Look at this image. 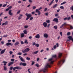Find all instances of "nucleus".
I'll return each instance as SVG.
<instances>
[{"label": "nucleus", "instance_id": "obj_1", "mask_svg": "<svg viewBox=\"0 0 73 73\" xmlns=\"http://www.w3.org/2000/svg\"><path fill=\"white\" fill-rule=\"evenodd\" d=\"M50 65H49V64H47L45 67V68L42 69V71L44 73L47 72L48 71V68H50Z\"/></svg>", "mask_w": 73, "mask_h": 73}, {"label": "nucleus", "instance_id": "obj_2", "mask_svg": "<svg viewBox=\"0 0 73 73\" xmlns=\"http://www.w3.org/2000/svg\"><path fill=\"white\" fill-rule=\"evenodd\" d=\"M30 50V49L29 48H26L25 50H22V52L24 53H26V52H28Z\"/></svg>", "mask_w": 73, "mask_h": 73}, {"label": "nucleus", "instance_id": "obj_3", "mask_svg": "<svg viewBox=\"0 0 73 73\" xmlns=\"http://www.w3.org/2000/svg\"><path fill=\"white\" fill-rule=\"evenodd\" d=\"M11 62H10L9 63L8 66H11V65H13L14 64V61H15V59H11Z\"/></svg>", "mask_w": 73, "mask_h": 73}, {"label": "nucleus", "instance_id": "obj_4", "mask_svg": "<svg viewBox=\"0 0 73 73\" xmlns=\"http://www.w3.org/2000/svg\"><path fill=\"white\" fill-rule=\"evenodd\" d=\"M25 15L27 16V18L26 19V20H28L32 16L31 14H28L27 13Z\"/></svg>", "mask_w": 73, "mask_h": 73}, {"label": "nucleus", "instance_id": "obj_5", "mask_svg": "<svg viewBox=\"0 0 73 73\" xmlns=\"http://www.w3.org/2000/svg\"><path fill=\"white\" fill-rule=\"evenodd\" d=\"M65 62V60L63 59V60H61L60 61H59L58 65V66H60V65H61V63L62 62H63V63H64Z\"/></svg>", "mask_w": 73, "mask_h": 73}, {"label": "nucleus", "instance_id": "obj_6", "mask_svg": "<svg viewBox=\"0 0 73 73\" xmlns=\"http://www.w3.org/2000/svg\"><path fill=\"white\" fill-rule=\"evenodd\" d=\"M71 19V17H66L64 18V20H68V21H69V20H70Z\"/></svg>", "mask_w": 73, "mask_h": 73}, {"label": "nucleus", "instance_id": "obj_7", "mask_svg": "<svg viewBox=\"0 0 73 73\" xmlns=\"http://www.w3.org/2000/svg\"><path fill=\"white\" fill-rule=\"evenodd\" d=\"M52 21H55L56 23H58V19L57 18H55L52 20Z\"/></svg>", "mask_w": 73, "mask_h": 73}, {"label": "nucleus", "instance_id": "obj_8", "mask_svg": "<svg viewBox=\"0 0 73 73\" xmlns=\"http://www.w3.org/2000/svg\"><path fill=\"white\" fill-rule=\"evenodd\" d=\"M6 45L7 46H9V45H11L12 46L13 45V44L11 43L10 42H8L6 44Z\"/></svg>", "mask_w": 73, "mask_h": 73}, {"label": "nucleus", "instance_id": "obj_9", "mask_svg": "<svg viewBox=\"0 0 73 73\" xmlns=\"http://www.w3.org/2000/svg\"><path fill=\"white\" fill-rule=\"evenodd\" d=\"M35 12H36V13H38V15H40L41 14V13L40 12V11H39L38 9H36V10Z\"/></svg>", "mask_w": 73, "mask_h": 73}, {"label": "nucleus", "instance_id": "obj_10", "mask_svg": "<svg viewBox=\"0 0 73 73\" xmlns=\"http://www.w3.org/2000/svg\"><path fill=\"white\" fill-rule=\"evenodd\" d=\"M23 65V66H26L27 65V63H21L19 65Z\"/></svg>", "mask_w": 73, "mask_h": 73}, {"label": "nucleus", "instance_id": "obj_11", "mask_svg": "<svg viewBox=\"0 0 73 73\" xmlns=\"http://www.w3.org/2000/svg\"><path fill=\"white\" fill-rule=\"evenodd\" d=\"M44 37L45 38H48V35L46 33H45L44 35Z\"/></svg>", "mask_w": 73, "mask_h": 73}, {"label": "nucleus", "instance_id": "obj_12", "mask_svg": "<svg viewBox=\"0 0 73 73\" xmlns=\"http://www.w3.org/2000/svg\"><path fill=\"white\" fill-rule=\"evenodd\" d=\"M35 38H40V35L39 34H37L35 36Z\"/></svg>", "mask_w": 73, "mask_h": 73}, {"label": "nucleus", "instance_id": "obj_13", "mask_svg": "<svg viewBox=\"0 0 73 73\" xmlns=\"http://www.w3.org/2000/svg\"><path fill=\"white\" fill-rule=\"evenodd\" d=\"M12 8V6H10L8 8H7L6 9L5 11H9V9H11V8Z\"/></svg>", "mask_w": 73, "mask_h": 73}, {"label": "nucleus", "instance_id": "obj_14", "mask_svg": "<svg viewBox=\"0 0 73 73\" xmlns=\"http://www.w3.org/2000/svg\"><path fill=\"white\" fill-rule=\"evenodd\" d=\"M11 12H12V10H10L9 12V15H10L11 16H12V15H13V13Z\"/></svg>", "mask_w": 73, "mask_h": 73}, {"label": "nucleus", "instance_id": "obj_15", "mask_svg": "<svg viewBox=\"0 0 73 73\" xmlns=\"http://www.w3.org/2000/svg\"><path fill=\"white\" fill-rule=\"evenodd\" d=\"M5 50H6V49L2 50L1 52V54H3L4 53V52H5Z\"/></svg>", "mask_w": 73, "mask_h": 73}, {"label": "nucleus", "instance_id": "obj_16", "mask_svg": "<svg viewBox=\"0 0 73 73\" xmlns=\"http://www.w3.org/2000/svg\"><path fill=\"white\" fill-rule=\"evenodd\" d=\"M16 69H19V67L17 66L13 68V70L14 71H15Z\"/></svg>", "mask_w": 73, "mask_h": 73}, {"label": "nucleus", "instance_id": "obj_17", "mask_svg": "<svg viewBox=\"0 0 73 73\" xmlns=\"http://www.w3.org/2000/svg\"><path fill=\"white\" fill-rule=\"evenodd\" d=\"M43 25L44 27H47V23L46 22H44L43 23Z\"/></svg>", "mask_w": 73, "mask_h": 73}, {"label": "nucleus", "instance_id": "obj_18", "mask_svg": "<svg viewBox=\"0 0 73 73\" xmlns=\"http://www.w3.org/2000/svg\"><path fill=\"white\" fill-rule=\"evenodd\" d=\"M20 16L19 17H18V20H20V19H22V16H23V15L22 14H20Z\"/></svg>", "mask_w": 73, "mask_h": 73}, {"label": "nucleus", "instance_id": "obj_19", "mask_svg": "<svg viewBox=\"0 0 73 73\" xmlns=\"http://www.w3.org/2000/svg\"><path fill=\"white\" fill-rule=\"evenodd\" d=\"M8 22L6 21L5 23H3L2 25L3 26L4 25H8Z\"/></svg>", "mask_w": 73, "mask_h": 73}, {"label": "nucleus", "instance_id": "obj_20", "mask_svg": "<svg viewBox=\"0 0 73 73\" xmlns=\"http://www.w3.org/2000/svg\"><path fill=\"white\" fill-rule=\"evenodd\" d=\"M62 56V53H59V56H58L59 58H60Z\"/></svg>", "mask_w": 73, "mask_h": 73}, {"label": "nucleus", "instance_id": "obj_21", "mask_svg": "<svg viewBox=\"0 0 73 73\" xmlns=\"http://www.w3.org/2000/svg\"><path fill=\"white\" fill-rule=\"evenodd\" d=\"M38 52V51H37L35 52H33L32 53L33 54H37V53Z\"/></svg>", "mask_w": 73, "mask_h": 73}, {"label": "nucleus", "instance_id": "obj_22", "mask_svg": "<svg viewBox=\"0 0 73 73\" xmlns=\"http://www.w3.org/2000/svg\"><path fill=\"white\" fill-rule=\"evenodd\" d=\"M19 44V42L17 41L15 43L14 45H15V46H16V45H18Z\"/></svg>", "mask_w": 73, "mask_h": 73}, {"label": "nucleus", "instance_id": "obj_23", "mask_svg": "<svg viewBox=\"0 0 73 73\" xmlns=\"http://www.w3.org/2000/svg\"><path fill=\"white\" fill-rule=\"evenodd\" d=\"M3 63H4V66H6V65H7V64H7V62H5V61H3Z\"/></svg>", "mask_w": 73, "mask_h": 73}, {"label": "nucleus", "instance_id": "obj_24", "mask_svg": "<svg viewBox=\"0 0 73 73\" xmlns=\"http://www.w3.org/2000/svg\"><path fill=\"white\" fill-rule=\"evenodd\" d=\"M29 43V42H28V41H27V40H26L25 41V42H24L25 44H28Z\"/></svg>", "mask_w": 73, "mask_h": 73}, {"label": "nucleus", "instance_id": "obj_25", "mask_svg": "<svg viewBox=\"0 0 73 73\" xmlns=\"http://www.w3.org/2000/svg\"><path fill=\"white\" fill-rule=\"evenodd\" d=\"M20 59L21 60V61H22V62H25V60H24L23 59V58L21 57Z\"/></svg>", "mask_w": 73, "mask_h": 73}, {"label": "nucleus", "instance_id": "obj_26", "mask_svg": "<svg viewBox=\"0 0 73 73\" xmlns=\"http://www.w3.org/2000/svg\"><path fill=\"white\" fill-rule=\"evenodd\" d=\"M21 37L23 38L24 37V33H22L21 35Z\"/></svg>", "mask_w": 73, "mask_h": 73}, {"label": "nucleus", "instance_id": "obj_27", "mask_svg": "<svg viewBox=\"0 0 73 73\" xmlns=\"http://www.w3.org/2000/svg\"><path fill=\"white\" fill-rule=\"evenodd\" d=\"M68 38H69V40H72V36H69L68 37Z\"/></svg>", "mask_w": 73, "mask_h": 73}, {"label": "nucleus", "instance_id": "obj_28", "mask_svg": "<svg viewBox=\"0 0 73 73\" xmlns=\"http://www.w3.org/2000/svg\"><path fill=\"white\" fill-rule=\"evenodd\" d=\"M56 7H57V4H56L54 5L53 6V8H56Z\"/></svg>", "mask_w": 73, "mask_h": 73}, {"label": "nucleus", "instance_id": "obj_29", "mask_svg": "<svg viewBox=\"0 0 73 73\" xmlns=\"http://www.w3.org/2000/svg\"><path fill=\"white\" fill-rule=\"evenodd\" d=\"M53 28H54L55 29H56V30L57 29V26H54Z\"/></svg>", "mask_w": 73, "mask_h": 73}, {"label": "nucleus", "instance_id": "obj_30", "mask_svg": "<svg viewBox=\"0 0 73 73\" xmlns=\"http://www.w3.org/2000/svg\"><path fill=\"white\" fill-rule=\"evenodd\" d=\"M23 32L25 34H27V30H24Z\"/></svg>", "mask_w": 73, "mask_h": 73}, {"label": "nucleus", "instance_id": "obj_31", "mask_svg": "<svg viewBox=\"0 0 73 73\" xmlns=\"http://www.w3.org/2000/svg\"><path fill=\"white\" fill-rule=\"evenodd\" d=\"M46 22L47 23H50V20H48L46 21Z\"/></svg>", "mask_w": 73, "mask_h": 73}, {"label": "nucleus", "instance_id": "obj_32", "mask_svg": "<svg viewBox=\"0 0 73 73\" xmlns=\"http://www.w3.org/2000/svg\"><path fill=\"white\" fill-rule=\"evenodd\" d=\"M35 46L37 48H38L39 46V44H35Z\"/></svg>", "mask_w": 73, "mask_h": 73}, {"label": "nucleus", "instance_id": "obj_33", "mask_svg": "<svg viewBox=\"0 0 73 73\" xmlns=\"http://www.w3.org/2000/svg\"><path fill=\"white\" fill-rule=\"evenodd\" d=\"M70 10H72V11H73V6H72L70 8Z\"/></svg>", "mask_w": 73, "mask_h": 73}, {"label": "nucleus", "instance_id": "obj_34", "mask_svg": "<svg viewBox=\"0 0 73 73\" xmlns=\"http://www.w3.org/2000/svg\"><path fill=\"white\" fill-rule=\"evenodd\" d=\"M4 70L5 71H6V70H7V67L5 66H4Z\"/></svg>", "mask_w": 73, "mask_h": 73}, {"label": "nucleus", "instance_id": "obj_35", "mask_svg": "<svg viewBox=\"0 0 73 73\" xmlns=\"http://www.w3.org/2000/svg\"><path fill=\"white\" fill-rule=\"evenodd\" d=\"M60 9H64V6H60Z\"/></svg>", "mask_w": 73, "mask_h": 73}, {"label": "nucleus", "instance_id": "obj_36", "mask_svg": "<svg viewBox=\"0 0 73 73\" xmlns=\"http://www.w3.org/2000/svg\"><path fill=\"white\" fill-rule=\"evenodd\" d=\"M7 5V4H4L3 6V7H6Z\"/></svg>", "mask_w": 73, "mask_h": 73}, {"label": "nucleus", "instance_id": "obj_37", "mask_svg": "<svg viewBox=\"0 0 73 73\" xmlns=\"http://www.w3.org/2000/svg\"><path fill=\"white\" fill-rule=\"evenodd\" d=\"M70 29H73V27L72 26L70 25Z\"/></svg>", "mask_w": 73, "mask_h": 73}, {"label": "nucleus", "instance_id": "obj_38", "mask_svg": "<svg viewBox=\"0 0 73 73\" xmlns=\"http://www.w3.org/2000/svg\"><path fill=\"white\" fill-rule=\"evenodd\" d=\"M26 60H30V58L27 57L26 58Z\"/></svg>", "mask_w": 73, "mask_h": 73}, {"label": "nucleus", "instance_id": "obj_39", "mask_svg": "<svg viewBox=\"0 0 73 73\" xmlns=\"http://www.w3.org/2000/svg\"><path fill=\"white\" fill-rule=\"evenodd\" d=\"M70 35V32H68L67 33V36H69Z\"/></svg>", "mask_w": 73, "mask_h": 73}, {"label": "nucleus", "instance_id": "obj_40", "mask_svg": "<svg viewBox=\"0 0 73 73\" xmlns=\"http://www.w3.org/2000/svg\"><path fill=\"white\" fill-rule=\"evenodd\" d=\"M36 7L35 6H33V9H36Z\"/></svg>", "mask_w": 73, "mask_h": 73}, {"label": "nucleus", "instance_id": "obj_41", "mask_svg": "<svg viewBox=\"0 0 73 73\" xmlns=\"http://www.w3.org/2000/svg\"><path fill=\"white\" fill-rule=\"evenodd\" d=\"M13 69V67H11L10 68V70H12Z\"/></svg>", "mask_w": 73, "mask_h": 73}, {"label": "nucleus", "instance_id": "obj_42", "mask_svg": "<svg viewBox=\"0 0 73 73\" xmlns=\"http://www.w3.org/2000/svg\"><path fill=\"white\" fill-rule=\"evenodd\" d=\"M56 55H54L52 56V57H54V58H56Z\"/></svg>", "mask_w": 73, "mask_h": 73}, {"label": "nucleus", "instance_id": "obj_43", "mask_svg": "<svg viewBox=\"0 0 73 73\" xmlns=\"http://www.w3.org/2000/svg\"><path fill=\"white\" fill-rule=\"evenodd\" d=\"M33 46H34L35 45H36V42H33Z\"/></svg>", "mask_w": 73, "mask_h": 73}, {"label": "nucleus", "instance_id": "obj_44", "mask_svg": "<svg viewBox=\"0 0 73 73\" xmlns=\"http://www.w3.org/2000/svg\"><path fill=\"white\" fill-rule=\"evenodd\" d=\"M60 34L61 36H62V33L61 32H60Z\"/></svg>", "mask_w": 73, "mask_h": 73}, {"label": "nucleus", "instance_id": "obj_45", "mask_svg": "<svg viewBox=\"0 0 73 73\" xmlns=\"http://www.w3.org/2000/svg\"><path fill=\"white\" fill-rule=\"evenodd\" d=\"M21 11V10H20L18 11L17 13V14H19L20 13Z\"/></svg>", "mask_w": 73, "mask_h": 73}, {"label": "nucleus", "instance_id": "obj_46", "mask_svg": "<svg viewBox=\"0 0 73 73\" xmlns=\"http://www.w3.org/2000/svg\"><path fill=\"white\" fill-rule=\"evenodd\" d=\"M33 19V17H31L30 19V20H32Z\"/></svg>", "mask_w": 73, "mask_h": 73}, {"label": "nucleus", "instance_id": "obj_47", "mask_svg": "<svg viewBox=\"0 0 73 73\" xmlns=\"http://www.w3.org/2000/svg\"><path fill=\"white\" fill-rule=\"evenodd\" d=\"M10 54H12V53H13V52H12V51H10L9 52Z\"/></svg>", "mask_w": 73, "mask_h": 73}, {"label": "nucleus", "instance_id": "obj_48", "mask_svg": "<svg viewBox=\"0 0 73 73\" xmlns=\"http://www.w3.org/2000/svg\"><path fill=\"white\" fill-rule=\"evenodd\" d=\"M47 9H48V8H46L44 9V11H45V12H46V11H47Z\"/></svg>", "mask_w": 73, "mask_h": 73}, {"label": "nucleus", "instance_id": "obj_49", "mask_svg": "<svg viewBox=\"0 0 73 73\" xmlns=\"http://www.w3.org/2000/svg\"><path fill=\"white\" fill-rule=\"evenodd\" d=\"M35 64V62L33 61L32 62V63L31 64V65H33Z\"/></svg>", "mask_w": 73, "mask_h": 73}, {"label": "nucleus", "instance_id": "obj_50", "mask_svg": "<svg viewBox=\"0 0 73 73\" xmlns=\"http://www.w3.org/2000/svg\"><path fill=\"white\" fill-rule=\"evenodd\" d=\"M24 28H28V26H25L24 27Z\"/></svg>", "mask_w": 73, "mask_h": 73}, {"label": "nucleus", "instance_id": "obj_51", "mask_svg": "<svg viewBox=\"0 0 73 73\" xmlns=\"http://www.w3.org/2000/svg\"><path fill=\"white\" fill-rule=\"evenodd\" d=\"M53 60V59L52 58H50L48 60V61H52Z\"/></svg>", "mask_w": 73, "mask_h": 73}, {"label": "nucleus", "instance_id": "obj_52", "mask_svg": "<svg viewBox=\"0 0 73 73\" xmlns=\"http://www.w3.org/2000/svg\"><path fill=\"white\" fill-rule=\"evenodd\" d=\"M19 55H21L22 54V53L20 52H19L18 53Z\"/></svg>", "mask_w": 73, "mask_h": 73}, {"label": "nucleus", "instance_id": "obj_53", "mask_svg": "<svg viewBox=\"0 0 73 73\" xmlns=\"http://www.w3.org/2000/svg\"><path fill=\"white\" fill-rule=\"evenodd\" d=\"M21 44H24V42H23V41H21Z\"/></svg>", "mask_w": 73, "mask_h": 73}, {"label": "nucleus", "instance_id": "obj_54", "mask_svg": "<svg viewBox=\"0 0 73 73\" xmlns=\"http://www.w3.org/2000/svg\"><path fill=\"white\" fill-rule=\"evenodd\" d=\"M29 3H32V0H28Z\"/></svg>", "mask_w": 73, "mask_h": 73}, {"label": "nucleus", "instance_id": "obj_55", "mask_svg": "<svg viewBox=\"0 0 73 73\" xmlns=\"http://www.w3.org/2000/svg\"><path fill=\"white\" fill-rule=\"evenodd\" d=\"M54 49H56V45H55L53 47Z\"/></svg>", "mask_w": 73, "mask_h": 73}, {"label": "nucleus", "instance_id": "obj_56", "mask_svg": "<svg viewBox=\"0 0 73 73\" xmlns=\"http://www.w3.org/2000/svg\"><path fill=\"white\" fill-rule=\"evenodd\" d=\"M38 9L39 11H40V10H41V9H42V7H40Z\"/></svg>", "mask_w": 73, "mask_h": 73}, {"label": "nucleus", "instance_id": "obj_57", "mask_svg": "<svg viewBox=\"0 0 73 73\" xmlns=\"http://www.w3.org/2000/svg\"><path fill=\"white\" fill-rule=\"evenodd\" d=\"M58 14H56L55 15V17H57V16H58Z\"/></svg>", "mask_w": 73, "mask_h": 73}, {"label": "nucleus", "instance_id": "obj_58", "mask_svg": "<svg viewBox=\"0 0 73 73\" xmlns=\"http://www.w3.org/2000/svg\"><path fill=\"white\" fill-rule=\"evenodd\" d=\"M22 69V68L21 67H18V69Z\"/></svg>", "mask_w": 73, "mask_h": 73}, {"label": "nucleus", "instance_id": "obj_59", "mask_svg": "<svg viewBox=\"0 0 73 73\" xmlns=\"http://www.w3.org/2000/svg\"><path fill=\"white\" fill-rule=\"evenodd\" d=\"M35 66H37V67L38 68V66H38V64H35Z\"/></svg>", "mask_w": 73, "mask_h": 73}, {"label": "nucleus", "instance_id": "obj_60", "mask_svg": "<svg viewBox=\"0 0 73 73\" xmlns=\"http://www.w3.org/2000/svg\"><path fill=\"white\" fill-rule=\"evenodd\" d=\"M63 25L62 24L60 27V28H62V27H63Z\"/></svg>", "mask_w": 73, "mask_h": 73}, {"label": "nucleus", "instance_id": "obj_61", "mask_svg": "<svg viewBox=\"0 0 73 73\" xmlns=\"http://www.w3.org/2000/svg\"><path fill=\"white\" fill-rule=\"evenodd\" d=\"M27 54L26 53H25L23 54V56H27Z\"/></svg>", "mask_w": 73, "mask_h": 73}, {"label": "nucleus", "instance_id": "obj_62", "mask_svg": "<svg viewBox=\"0 0 73 73\" xmlns=\"http://www.w3.org/2000/svg\"><path fill=\"white\" fill-rule=\"evenodd\" d=\"M63 25L64 26L66 25V23H64V24H63Z\"/></svg>", "mask_w": 73, "mask_h": 73}, {"label": "nucleus", "instance_id": "obj_63", "mask_svg": "<svg viewBox=\"0 0 73 73\" xmlns=\"http://www.w3.org/2000/svg\"><path fill=\"white\" fill-rule=\"evenodd\" d=\"M12 41L13 42H15V39H13L12 40Z\"/></svg>", "mask_w": 73, "mask_h": 73}, {"label": "nucleus", "instance_id": "obj_64", "mask_svg": "<svg viewBox=\"0 0 73 73\" xmlns=\"http://www.w3.org/2000/svg\"><path fill=\"white\" fill-rule=\"evenodd\" d=\"M49 26H50V24H48V25H47V27L48 28H49Z\"/></svg>", "mask_w": 73, "mask_h": 73}]
</instances>
